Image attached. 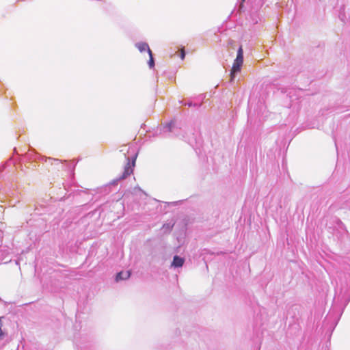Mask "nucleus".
Instances as JSON below:
<instances>
[{"instance_id":"nucleus-10","label":"nucleus","mask_w":350,"mask_h":350,"mask_svg":"<svg viewBox=\"0 0 350 350\" xmlns=\"http://www.w3.org/2000/svg\"><path fill=\"white\" fill-rule=\"evenodd\" d=\"M148 55H149V57H150V59H149L148 64V66H149L150 68H152L154 66V58H153L152 51H149V54Z\"/></svg>"},{"instance_id":"nucleus-12","label":"nucleus","mask_w":350,"mask_h":350,"mask_svg":"<svg viewBox=\"0 0 350 350\" xmlns=\"http://www.w3.org/2000/svg\"><path fill=\"white\" fill-rule=\"evenodd\" d=\"M183 105H187L188 107H200V105H198L197 103H193L191 102H189V103H183Z\"/></svg>"},{"instance_id":"nucleus-13","label":"nucleus","mask_w":350,"mask_h":350,"mask_svg":"<svg viewBox=\"0 0 350 350\" xmlns=\"http://www.w3.org/2000/svg\"><path fill=\"white\" fill-rule=\"evenodd\" d=\"M2 325H3V324H2L1 319L0 318V337L3 335V332L1 329Z\"/></svg>"},{"instance_id":"nucleus-3","label":"nucleus","mask_w":350,"mask_h":350,"mask_svg":"<svg viewBox=\"0 0 350 350\" xmlns=\"http://www.w3.org/2000/svg\"><path fill=\"white\" fill-rule=\"evenodd\" d=\"M242 64L241 62H236V59H234L230 73L232 81L234 79L235 74L241 70Z\"/></svg>"},{"instance_id":"nucleus-2","label":"nucleus","mask_w":350,"mask_h":350,"mask_svg":"<svg viewBox=\"0 0 350 350\" xmlns=\"http://www.w3.org/2000/svg\"><path fill=\"white\" fill-rule=\"evenodd\" d=\"M162 131L163 133L165 132H170L172 133L176 136H179V128L176 125V123L174 121H171L170 123H167L166 125H165Z\"/></svg>"},{"instance_id":"nucleus-14","label":"nucleus","mask_w":350,"mask_h":350,"mask_svg":"<svg viewBox=\"0 0 350 350\" xmlns=\"http://www.w3.org/2000/svg\"><path fill=\"white\" fill-rule=\"evenodd\" d=\"M185 51H182L180 53V58L182 59H183L185 58Z\"/></svg>"},{"instance_id":"nucleus-8","label":"nucleus","mask_w":350,"mask_h":350,"mask_svg":"<svg viewBox=\"0 0 350 350\" xmlns=\"http://www.w3.org/2000/svg\"><path fill=\"white\" fill-rule=\"evenodd\" d=\"M174 225V223H166L163 225L161 229L164 231V232L169 233L172 230Z\"/></svg>"},{"instance_id":"nucleus-5","label":"nucleus","mask_w":350,"mask_h":350,"mask_svg":"<svg viewBox=\"0 0 350 350\" xmlns=\"http://www.w3.org/2000/svg\"><path fill=\"white\" fill-rule=\"evenodd\" d=\"M350 301V296L349 297H346L345 295H338V296H335L334 301L337 303L344 304V307H345Z\"/></svg>"},{"instance_id":"nucleus-9","label":"nucleus","mask_w":350,"mask_h":350,"mask_svg":"<svg viewBox=\"0 0 350 350\" xmlns=\"http://www.w3.org/2000/svg\"><path fill=\"white\" fill-rule=\"evenodd\" d=\"M236 62H243V51L242 46H241L237 50V55L236 57Z\"/></svg>"},{"instance_id":"nucleus-6","label":"nucleus","mask_w":350,"mask_h":350,"mask_svg":"<svg viewBox=\"0 0 350 350\" xmlns=\"http://www.w3.org/2000/svg\"><path fill=\"white\" fill-rule=\"evenodd\" d=\"M131 275V272L129 271H120L117 273L116 277V282L120 281V280H124L128 279Z\"/></svg>"},{"instance_id":"nucleus-1","label":"nucleus","mask_w":350,"mask_h":350,"mask_svg":"<svg viewBox=\"0 0 350 350\" xmlns=\"http://www.w3.org/2000/svg\"><path fill=\"white\" fill-rule=\"evenodd\" d=\"M137 154H136L133 157V159H132V165H131V163H130V158L128 157L127 158V164L124 167V172L122 173V174L121 176H120L118 178L113 180L110 184L111 185H116L118 184V183L121 180H123L124 178H126L128 176H129L130 174H131L133 173V168L132 167H133L135 165V160H136V158H137Z\"/></svg>"},{"instance_id":"nucleus-4","label":"nucleus","mask_w":350,"mask_h":350,"mask_svg":"<svg viewBox=\"0 0 350 350\" xmlns=\"http://www.w3.org/2000/svg\"><path fill=\"white\" fill-rule=\"evenodd\" d=\"M185 262V259L179 256H174L172 262V267L175 268L181 267Z\"/></svg>"},{"instance_id":"nucleus-7","label":"nucleus","mask_w":350,"mask_h":350,"mask_svg":"<svg viewBox=\"0 0 350 350\" xmlns=\"http://www.w3.org/2000/svg\"><path fill=\"white\" fill-rule=\"evenodd\" d=\"M135 46L138 49L140 52L147 51L149 53V51H151L149 48L148 44L146 42H139L135 44Z\"/></svg>"},{"instance_id":"nucleus-11","label":"nucleus","mask_w":350,"mask_h":350,"mask_svg":"<svg viewBox=\"0 0 350 350\" xmlns=\"http://www.w3.org/2000/svg\"><path fill=\"white\" fill-rule=\"evenodd\" d=\"M42 160H44L45 161H47L48 160L49 161H53L56 163H60V162H61L59 159H53V158H51V157H43Z\"/></svg>"}]
</instances>
